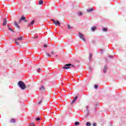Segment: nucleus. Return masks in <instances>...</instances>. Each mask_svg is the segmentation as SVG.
Masks as SVG:
<instances>
[{
    "label": "nucleus",
    "instance_id": "obj_1",
    "mask_svg": "<svg viewBox=\"0 0 126 126\" xmlns=\"http://www.w3.org/2000/svg\"><path fill=\"white\" fill-rule=\"evenodd\" d=\"M18 85L21 88L22 90H25L26 89V85H25V84L22 81H19Z\"/></svg>",
    "mask_w": 126,
    "mask_h": 126
},
{
    "label": "nucleus",
    "instance_id": "obj_2",
    "mask_svg": "<svg viewBox=\"0 0 126 126\" xmlns=\"http://www.w3.org/2000/svg\"><path fill=\"white\" fill-rule=\"evenodd\" d=\"M71 65V64L69 63V64H66L64 67H63V68H64L65 69H68L70 68V66Z\"/></svg>",
    "mask_w": 126,
    "mask_h": 126
},
{
    "label": "nucleus",
    "instance_id": "obj_3",
    "mask_svg": "<svg viewBox=\"0 0 126 126\" xmlns=\"http://www.w3.org/2000/svg\"><path fill=\"white\" fill-rule=\"evenodd\" d=\"M22 20H24L25 22H27V20H26V17H24V16H22L21 18L19 20V23H21V21Z\"/></svg>",
    "mask_w": 126,
    "mask_h": 126
},
{
    "label": "nucleus",
    "instance_id": "obj_4",
    "mask_svg": "<svg viewBox=\"0 0 126 126\" xmlns=\"http://www.w3.org/2000/svg\"><path fill=\"white\" fill-rule=\"evenodd\" d=\"M79 36L80 39H82V40H83L84 42H85L86 40L85 38H84V36L83 34H81V33H79Z\"/></svg>",
    "mask_w": 126,
    "mask_h": 126
},
{
    "label": "nucleus",
    "instance_id": "obj_5",
    "mask_svg": "<svg viewBox=\"0 0 126 126\" xmlns=\"http://www.w3.org/2000/svg\"><path fill=\"white\" fill-rule=\"evenodd\" d=\"M23 40V36H21L20 37H17L15 39V41H22Z\"/></svg>",
    "mask_w": 126,
    "mask_h": 126
},
{
    "label": "nucleus",
    "instance_id": "obj_6",
    "mask_svg": "<svg viewBox=\"0 0 126 126\" xmlns=\"http://www.w3.org/2000/svg\"><path fill=\"white\" fill-rule=\"evenodd\" d=\"M6 23H7V20H6V18H5L3 20V26H6Z\"/></svg>",
    "mask_w": 126,
    "mask_h": 126
},
{
    "label": "nucleus",
    "instance_id": "obj_7",
    "mask_svg": "<svg viewBox=\"0 0 126 126\" xmlns=\"http://www.w3.org/2000/svg\"><path fill=\"white\" fill-rule=\"evenodd\" d=\"M34 22H35V20H33L31 23H30L28 25V27H30L31 26H32V25L34 24Z\"/></svg>",
    "mask_w": 126,
    "mask_h": 126
},
{
    "label": "nucleus",
    "instance_id": "obj_8",
    "mask_svg": "<svg viewBox=\"0 0 126 126\" xmlns=\"http://www.w3.org/2000/svg\"><path fill=\"white\" fill-rule=\"evenodd\" d=\"M55 25H59L60 26L61 25V23L59 21H56L55 22V24H54Z\"/></svg>",
    "mask_w": 126,
    "mask_h": 126
},
{
    "label": "nucleus",
    "instance_id": "obj_9",
    "mask_svg": "<svg viewBox=\"0 0 126 126\" xmlns=\"http://www.w3.org/2000/svg\"><path fill=\"white\" fill-rule=\"evenodd\" d=\"M94 10V9H93V8H92L91 9H89L87 10V12H91L92 11H93Z\"/></svg>",
    "mask_w": 126,
    "mask_h": 126
},
{
    "label": "nucleus",
    "instance_id": "obj_10",
    "mask_svg": "<svg viewBox=\"0 0 126 126\" xmlns=\"http://www.w3.org/2000/svg\"><path fill=\"white\" fill-rule=\"evenodd\" d=\"M107 68L108 67H107V66H104V68L103 69V72H104V73H106Z\"/></svg>",
    "mask_w": 126,
    "mask_h": 126
},
{
    "label": "nucleus",
    "instance_id": "obj_11",
    "mask_svg": "<svg viewBox=\"0 0 126 126\" xmlns=\"http://www.w3.org/2000/svg\"><path fill=\"white\" fill-rule=\"evenodd\" d=\"M14 25H15L16 27H17V28H19V26H18V24L16 21L14 22Z\"/></svg>",
    "mask_w": 126,
    "mask_h": 126
},
{
    "label": "nucleus",
    "instance_id": "obj_12",
    "mask_svg": "<svg viewBox=\"0 0 126 126\" xmlns=\"http://www.w3.org/2000/svg\"><path fill=\"white\" fill-rule=\"evenodd\" d=\"M96 29H97V28L96 27H93L91 28L92 31H95V30H96Z\"/></svg>",
    "mask_w": 126,
    "mask_h": 126
},
{
    "label": "nucleus",
    "instance_id": "obj_13",
    "mask_svg": "<svg viewBox=\"0 0 126 126\" xmlns=\"http://www.w3.org/2000/svg\"><path fill=\"white\" fill-rule=\"evenodd\" d=\"M8 28L9 31H11V32H14V31H13V30H12V29H11V28H10L9 26H8Z\"/></svg>",
    "mask_w": 126,
    "mask_h": 126
},
{
    "label": "nucleus",
    "instance_id": "obj_14",
    "mask_svg": "<svg viewBox=\"0 0 126 126\" xmlns=\"http://www.w3.org/2000/svg\"><path fill=\"white\" fill-rule=\"evenodd\" d=\"M45 56L46 57H51V54H49L48 53H45Z\"/></svg>",
    "mask_w": 126,
    "mask_h": 126
},
{
    "label": "nucleus",
    "instance_id": "obj_15",
    "mask_svg": "<svg viewBox=\"0 0 126 126\" xmlns=\"http://www.w3.org/2000/svg\"><path fill=\"white\" fill-rule=\"evenodd\" d=\"M40 90H45V87H44V86H41L40 88Z\"/></svg>",
    "mask_w": 126,
    "mask_h": 126
},
{
    "label": "nucleus",
    "instance_id": "obj_16",
    "mask_svg": "<svg viewBox=\"0 0 126 126\" xmlns=\"http://www.w3.org/2000/svg\"><path fill=\"white\" fill-rule=\"evenodd\" d=\"M38 4H43V0H40L38 1Z\"/></svg>",
    "mask_w": 126,
    "mask_h": 126
},
{
    "label": "nucleus",
    "instance_id": "obj_17",
    "mask_svg": "<svg viewBox=\"0 0 126 126\" xmlns=\"http://www.w3.org/2000/svg\"><path fill=\"white\" fill-rule=\"evenodd\" d=\"M79 125H80V123L79 122H75V126H79Z\"/></svg>",
    "mask_w": 126,
    "mask_h": 126
},
{
    "label": "nucleus",
    "instance_id": "obj_18",
    "mask_svg": "<svg viewBox=\"0 0 126 126\" xmlns=\"http://www.w3.org/2000/svg\"><path fill=\"white\" fill-rule=\"evenodd\" d=\"M107 28H104L103 29V31L104 32H107Z\"/></svg>",
    "mask_w": 126,
    "mask_h": 126
},
{
    "label": "nucleus",
    "instance_id": "obj_19",
    "mask_svg": "<svg viewBox=\"0 0 126 126\" xmlns=\"http://www.w3.org/2000/svg\"><path fill=\"white\" fill-rule=\"evenodd\" d=\"M11 123H15V122H16L15 119H11Z\"/></svg>",
    "mask_w": 126,
    "mask_h": 126
},
{
    "label": "nucleus",
    "instance_id": "obj_20",
    "mask_svg": "<svg viewBox=\"0 0 126 126\" xmlns=\"http://www.w3.org/2000/svg\"><path fill=\"white\" fill-rule=\"evenodd\" d=\"M86 126H91V123H89V122H87L86 123Z\"/></svg>",
    "mask_w": 126,
    "mask_h": 126
},
{
    "label": "nucleus",
    "instance_id": "obj_21",
    "mask_svg": "<svg viewBox=\"0 0 126 126\" xmlns=\"http://www.w3.org/2000/svg\"><path fill=\"white\" fill-rule=\"evenodd\" d=\"M67 26H68V29H72V27H71L70 25H68Z\"/></svg>",
    "mask_w": 126,
    "mask_h": 126
},
{
    "label": "nucleus",
    "instance_id": "obj_22",
    "mask_svg": "<svg viewBox=\"0 0 126 126\" xmlns=\"http://www.w3.org/2000/svg\"><path fill=\"white\" fill-rule=\"evenodd\" d=\"M94 87L95 89H98V86L97 85H95Z\"/></svg>",
    "mask_w": 126,
    "mask_h": 126
},
{
    "label": "nucleus",
    "instance_id": "obj_23",
    "mask_svg": "<svg viewBox=\"0 0 126 126\" xmlns=\"http://www.w3.org/2000/svg\"><path fill=\"white\" fill-rule=\"evenodd\" d=\"M75 101H76V100H74V99H73V100H72L71 103V105H72V104H73V103L75 102Z\"/></svg>",
    "mask_w": 126,
    "mask_h": 126
},
{
    "label": "nucleus",
    "instance_id": "obj_24",
    "mask_svg": "<svg viewBox=\"0 0 126 126\" xmlns=\"http://www.w3.org/2000/svg\"><path fill=\"white\" fill-rule=\"evenodd\" d=\"M51 21H53L54 24H56V20L52 19V20H51Z\"/></svg>",
    "mask_w": 126,
    "mask_h": 126
},
{
    "label": "nucleus",
    "instance_id": "obj_25",
    "mask_svg": "<svg viewBox=\"0 0 126 126\" xmlns=\"http://www.w3.org/2000/svg\"><path fill=\"white\" fill-rule=\"evenodd\" d=\"M15 44H16V45H17L18 46H19V42H18L17 41H15Z\"/></svg>",
    "mask_w": 126,
    "mask_h": 126
},
{
    "label": "nucleus",
    "instance_id": "obj_26",
    "mask_svg": "<svg viewBox=\"0 0 126 126\" xmlns=\"http://www.w3.org/2000/svg\"><path fill=\"white\" fill-rule=\"evenodd\" d=\"M51 55H55V51H52L51 53Z\"/></svg>",
    "mask_w": 126,
    "mask_h": 126
},
{
    "label": "nucleus",
    "instance_id": "obj_27",
    "mask_svg": "<svg viewBox=\"0 0 126 126\" xmlns=\"http://www.w3.org/2000/svg\"><path fill=\"white\" fill-rule=\"evenodd\" d=\"M73 100H74V101H76V100H77V96L75 97Z\"/></svg>",
    "mask_w": 126,
    "mask_h": 126
},
{
    "label": "nucleus",
    "instance_id": "obj_28",
    "mask_svg": "<svg viewBox=\"0 0 126 126\" xmlns=\"http://www.w3.org/2000/svg\"><path fill=\"white\" fill-rule=\"evenodd\" d=\"M78 14H79V15H82V12H79L78 13Z\"/></svg>",
    "mask_w": 126,
    "mask_h": 126
},
{
    "label": "nucleus",
    "instance_id": "obj_29",
    "mask_svg": "<svg viewBox=\"0 0 126 126\" xmlns=\"http://www.w3.org/2000/svg\"><path fill=\"white\" fill-rule=\"evenodd\" d=\"M47 46H48V45H47V44H44V46H43V47H44V48H47Z\"/></svg>",
    "mask_w": 126,
    "mask_h": 126
},
{
    "label": "nucleus",
    "instance_id": "obj_30",
    "mask_svg": "<svg viewBox=\"0 0 126 126\" xmlns=\"http://www.w3.org/2000/svg\"><path fill=\"white\" fill-rule=\"evenodd\" d=\"M96 125H97V124H96V123H94V124H93V126H96Z\"/></svg>",
    "mask_w": 126,
    "mask_h": 126
},
{
    "label": "nucleus",
    "instance_id": "obj_31",
    "mask_svg": "<svg viewBox=\"0 0 126 126\" xmlns=\"http://www.w3.org/2000/svg\"><path fill=\"white\" fill-rule=\"evenodd\" d=\"M36 121H40V118H36Z\"/></svg>",
    "mask_w": 126,
    "mask_h": 126
},
{
    "label": "nucleus",
    "instance_id": "obj_32",
    "mask_svg": "<svg viewBox=\"0 0 126 126\" xmlns=\"http://www.w3.org/2000/svg\"><path fill=\"white\" fill-rule=\"evenodd\" d=\"M38 104H41V103H42V100H40L39 102H38Z\"/></svg>",
    "mask_w": 126,
    "mask_h": 126
},
{
    "label": "nucleus",
    "instance_id": "obj_33",
    "mask_svg": "<svg viewBox=\"0 0 126 126\" xmlns=\"http://www.w3.org/2000/svg\"><path fill=\"white\" fill-rule=\"evenodd\" d=\"M90 57L91 58V57H92V54L90 53Z\"/></svg>",
    "mask_w": 126,
    "mask_h": 126
},
{
    "label": "nucleus",
    "instance_id": "obj_34",
    "mask_svg": "<svg viewBox=\"0 0 126 126\" xmlns=\"http://www.w3.org/2000/svg\"><path fill=\"white\" fill-rule=\"evenodd\" d=\"M86 110H87V111H88V106L86 107Z\"/></svg>",
    "mask_w": 126,
    "mask_h": 126
},
{
    "label": "nucleus",
    "instance_id": "obj_35",
    "mask_svg": "<svg viewBox=\"0 0 126 126\" xmlns=\"http://www.w3.org/2000/svg\"><path fill=\"white\" fill-rule=\"evenodd\" d=\"M72 66L73 67H74V65H72Z\"/></svg>",
    "mask_w": 126,
    "mask_h": 126
},
{
    "label": "nucleus",
    "instance_id": "obj_36",
    "mask_svg": "<svg viewBox=\"0 0 126 126\" xmlns=\"http://www.w3.org/2000/svg\"><path fill=\"white\" fill-rule=\"evenodd\" d=\"M40 69H41V68H38V70H40Z\"/></svg>",
    "mask_w": 126,
    "mask_h": 126
},
{
    "label": "nucleus",
    "instance_id": "obj_37",
    "mask_svg": "<svg viewBox=\"0 0 126 126\" xmlns=\"http://www.w3.org/2000/svg\"><path fill=\"white\" fill-rule=\"evenodd\" d=\"M37 71H38L39 72V70H37Z\"/></svg>",
    "mask_w": 126,
    "mask_h": 126
},
{
    "label": "nucleus",
    "instance_id": "obj_38",
    "mask_svg": "<svg viewBox=\"0 0 126 126\" xmlns=\"http://www.w3.org/2000/svg\"><path fill=\"white\" fill-rule=\"evenodd\" d=\"M32 125H34V123H32Z\"/></svg>",
    "mask_w": 126,
    "mask_h": 126
},
{
    "label": "nucleus",
    "instance_id": "obj_39",
    "mask_svg": "<svg viewBox=\"0 0 126 126\" xmlns=\"http://www.w3.org/2000/svg\"><path fill=\"white\" fill-rule=\"evenodd\" d=\"M35 38H37V36H35Z\"/></svg>",
    "mask_w": 126,
    "mask_h": 126
}]
</instances>
